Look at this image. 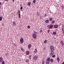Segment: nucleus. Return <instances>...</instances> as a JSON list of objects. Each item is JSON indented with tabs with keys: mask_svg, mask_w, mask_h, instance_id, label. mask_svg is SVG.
<instances>
[{
	"mask_svg": "<svg viewBox=\"0 0 64 64\" xmlns=\"http://www.w3.org/2000/svg\"><path fill=\"white\" fill-rule=\"evenodd\" d=\"M52 24H54V23H55V20H52Z\"/></svg>",
	"mask_w": 64,
	"mask_h": 64,
	"instance_id": "obj_19",
	"label": "nucleus"
},
{
	"mask_svg": "<svg viewBox=\"0 0 64 64\" xmlns=\"http://www.w3.org/2000/svg\"><path fill=\"white\" fill-rule=\"evenodd\" d=\"M57 59L58 62H59V61H60V59L59 58H58V57L57 58Z\"/></svg>",
	"mask_w": 64,
	"mask_h": 64,
	"instance_id": "obj_15",
	"label": "nucleus"
},
{
	"mask_svg": "<svg viewBox=\"0 0 64 64\" xmlns=\"http://www.w3.org/2000/svg\"><path fill=\"white\" fill-rule=\"evenodd\" d=\"M44 42L45 43V44H47V40H46L44 41Z\"/></svg>",
	"mask_w": 64,
	"mask_h": 64,
	"instance_id": "obj_16",
	"label": "nucleus"
},
{
	"mask_svg": "<svg viewBox=\"0 0 64 64\" xmlns=\"http://www.w3.org/2000/svg\"><path fill=\"white\" fill-rule=\"evenodd\" d=\"M42 64H44V63H42Z\"/></svg>",
	"mask_w": 64,
	"mask_h": 64,
	"instance_id": "obj_45",
	"label": "nucleus"
},
{
	"mask_svg": "<svg viewBox=\"0 0 64 64\" xmlns=\"http://www.w3.org/2000/svg\"><path fill=\"white\" fill-rule=\"evenodd\" d=\"M52 52L50 54V56H52L54 54V52L53 51H51Z\"/></svg>",
	"mask_w": 64,
	"mask_h": 64,
	"instance_id": "obj_12",
	"label": "nucleus"
},
{
	"mask_svg": "<svg viewBox=\"0 0 64 64\" xmlns=\"http://www.w3.org/2000/svg\"><path fill=\"white\" fill-rule=\"evenodd\" d=\"M49 20L50 21H52V18H50Z\"/></svg>",
	"mask_w": 64,
	"mask_h": 64,
	"instance_id": "obj_23",
	"label": "nucleus"
},
{
	"mask_svg": "<svg viewBox=\"0 0 64 64\" xmlns=\"http://www.w3.org/2000/svg\"><path fill=\"white\" fill-rule=\"evenodd\" d=\"M38 60V56L35 55L34 57V61H36Z\"/></svg>",
	"mask_w": 64,
	"mask_h": 64,
	"instance_id": "obj_1",
	"label": "nucleus"
},
{
	"mask_svg": "<svg viewBox=\"0 0 64 64\" xmlns=\"http://www.w3.org/2000/svg\"><path fill=\"white\" fill-rule=\"evenodd\" d=\"M51 61V59L50 58H48L47 60V61L46 62V64H50V62Z\"/></svg>",
	"mask_w": 64,
	"mask_h": 64,
	"instance_id": "obj_2",
	"label": "nucleus"
},
{
	"mask_svg": "<svg viewBox=\"0 0 64 64\" xmlns=\"http://www.w3.org/2000/svg\"><path fill=\"white\" fill-rule=\"evenodd\" d=\"M22 9H23V8L22 7H20V9H21V10H22Z\"/></svg>",
	"mask_w": 64,
	"mask_h": 64,
	"instance_id": "obj_35",
	"label": "nucleus"
},
{
	"mask_svg": "<svg viewBox=\"0 0 64 64\" xmlns=\"http://www.w3.org/2000/svg\"><path fill=\"white\" fill-rule=\"evenodd\" d=\"M29 56L30 59V58L31 57V56L30 55V56Z\"/></svg>",
	"mask_w": 64,
	"mask_h": 64,
	"instance_id": "obj_34",
	"label": "nucleus"
},
{
	"mask_svg": "<svg viewBox=\"0 0 64 64\" xmlns=\"http://www.w3.org/2000/svg\"><path fill=\"white\" fill-rule=\"evenodd\" d=\"M34 3H35V2H36V0H34L33 1Z\"/></svg>",
	"mask_w": 64,
	"mask_h": 64,
	"instance_id": "obj_29",
	"label": "nucleus"
},
{
	"mask_svg": "<svg viewBox=\"0 0 64 64\" xmlns=\"http://www.w3.org/2000/svg\"><path fill=\"white\" fill-rule=\"evenodd\" d=\"M50 48L51 49V51H54V47L53 46H51Z\"/></svg>",
	"mask_w": 64,
	"mask_h": 64,
	"instance_id": "obj_3",
	"label": "nucleus"
},
{
	"mask_svg": "<svg viewBox=\"0 0 64 64\" xmlns=\"http://www.w3.org/2000/svg\"><path fill=\"white\" fill-rule=\"evenodd\" d=\"M34 34H38V33H37V32H34Z\"/></svg>",
	"mask_w": 64,
	"mask_h": 64,
	"instance_id": "obj_27",
	"label": "nucleus"
},
{
	"mask_svg": "<svg viewBox=\"0 0 64 64\" xmlns=\"http://www.w3.org/2000/svg\"><path fill=\"white\" fill-rule=\"evenodd\" d=\"M1 4H2V3L0 2V5H1Z\"/></svg>",
	"mask_w": 64,
	"mask_h": 64,
	"instance_id": "obj_39",
	"label": "nucleus"
},
{
	"mask_svg": "<svg viewBox=\"0 0 64 64\" xmlns=\"http://www.w3.org/2000/svg\"><path fill=\"white\" fill-rule=\"evenodd\" d=\"M5 1H7V2H8V0H5Z\"/></svg>",
	"mask_w": 64,
	"mask_h": 64,
	"instance_id": "obj_41",
	"label": "nucleus"
},
{
	"mask_svg": "<svg viewBox=\"0 0 64 64\" xmlns=\"http://www.w3.org/2000/svg\"><path fill=\"white\" fill-rule=\"evenodd\" d=\"M49 32H50V30H48V33H49Z\"/></svg>",
	"mask_w": 64,
	"mask_h": 64,
	"instance_id": "obj_33",
	"label": "nucleus"
},
{
	"mask_svg": "<svg viewBox=\"0 0 64 64\" xmlns=\"http://www.w3.org/2000/svg\"><path fill=\"white\" fill-rule=\"evenodd\" d=\"M44 49H45V48H44Z\"/></svg>",
	"mask_w": 64,
	"mask_h": 64,
	"instance_id": "obj_47",
	"label": "nucleus"
},
{
	"mask_svg": "<svg viewBox=\"0 0 64 64\" xmlns=\"http://www.w3.org/2000/svg\"><path fill=\"white\" fill-rule=\"evenodd\" d=\"M13 24L14 25H16V24H15V22L13 23Z\"/></svg>",
	"mask_w": 64,
	"mask_h": 64,
	"instance_id": "obj_37",
	"label": "nucleus"
},
{
	"mask_svg": "<svg viewBox=\"0 0 64 64\" xmlns=\"http://www.w3.org/2000/svg\"><path fill=\"white\" fill-rule=\"evenodd\" d=\"M40 33H42L43 32V31H42V29H41L40 31Z\"/></svg>",
	"mask_w": 64,
	"mask_h": 64,
	"instance_id": "obj_21",
	"label": "nucleus"
},
{
	"mask_svg": "<svg viewBox=\"0 0 64 64\" xmlns=\"http://www.w3.org/2000/svg\"><path fill=\"white\" fill-rule=\"evenodd\" d=\"M28 5H31V2H28Z\"/></svg>",
	"mask_w": 64,
	"mask_h": 64,
	"instance_id": "obj_26",
	"label": "nucleus"
},
{
	"mask_svg": "<svg viewBox=\"0 0 64 64\" xmlns=\"http://www.w3.org/2000/svg\"><path fill=\"white\" fill-rule=\"evenodd\" d=\"M20 42L22 44V43H23V42H24V40H23V38H21L20 39Z\"/></svg>",
	"mask_w": 64,
	"mask_h": 64,
	"instance_id": "obj_7",
	"label": "nucleus"
},
{
	"mask_svg": "<svg viewBox=\"0 0 64 64\" xmlns=\"http://www.w3.org/2000/svg\"><path fill=\"white\" fill-rule=\"evenodd\" d=\"M2 64H5V62L3 61L2 62Z\"/></svg>",
	"mask_w": 64,
	"mask_h": 64,
	"instance_id": "obj_28",
	"label": "nucleus"
},
{
	"mask_svg": "<svg viewBox=\"0 0 64 64\" xmlns=\"http://www.w3.org/2000/svg\"><path fill=\"white\" fill-rule=\"evenodd\" d=\"M55 57H56V56L55 55H54L52 56V57L54 58Z\"/></svg>",
	"mask_w": 64,
	"mask_h": 64,
	"instance_id": "obj_30",
	"label": "nucleus"
},
{
	"mask_svg": "<svg viewBox=\"0 0 64 64\" xmlns=\"http://www.w3.org/2000/svg\"><path fill=\"white\" fill-rule=\"evenodd\" d=\"M18 13L19 15V18H21V16H20V11L19 10H18Z\"/></svg>",
	"mask_w": 64,
	"mask_h": 64,
	"instance_id": "obj_8",
	"label": "nucleus"
},
{
	"mask_svg": "<svg viewBox=\"0 0 64 64\" xmlns=\"http://www.w3.org/2000/svg\"><path fill=\"white\" fill-rule=\"evenodd\" d=\"M3 60L2 57H1L0 58V62H2Z\"/></svg>",
	"mask_w": 64,
	"mask_h": 64,
	"instance_id": "obj_10",
	"label": "nucleus"
},
{
	"mask_svg": "<svg viewBox=\"0 0 64 64\" xmlns=\"http://www.w3.org/2000/svg\"><path fill=\"white\" fill-rule=\"evenodd\" d=\"M62 33H64V31H62Z\"/></svg>",
	"mask_w": 64,
	"mask_h": 64,
	"instance_id": "obj_44",
	"label": "nucleus"
},
{
	"mask_svg": "<svg viewBox=\"0 0 64 64\" xmlns=\"http://www.w3.org/2000/svg\"><path fill=\"white\" fill-rule=\"evenodd\" d=\"M26 62H27V63H28V62H29V60H26Z\"/></svg>",
	"mask_w": 64,
	"mask_h": 64,
	"instance_id": "obj_25",
	"label": "nucleus"
},
{
	"mask_svg": "<svg viewBox=\"0 0 64 64\" xmlns=\"http://www.w3.org/2000/svg\"><path fill=\"white\" fill-rule=\"evenodd\" d=\"M42 63H45V61H44V60H42Z\"/></svg>",
	"mask_w": 64,
	"mask_h": 64,
	"instance_id": "obj_32",
	"label": "nucleus"
},
{
	"mask_svg": "<svg viewBox=\"0 0 64 64\" xmlns=\"http://www.w3.org/2000/svg\"><path fill=\"white\" fill-rule=\"evenodd\" d=\"M56 32H53L52 33V34L53 35H56Z\"/></svg>",
	"mask_w": 64,
	"mask_h": 64,
	"instance_id": "obj_17",
	"label": "nucleus"
},
{
	"mask_svg": "<svg viewBox=\"0 0 64 64\" xmlns=\"http://www.w3.org/2000/svg\"><path fill=\"white\" fill-rule=\"evenodd\" d=\"M54 27L55 28H57L58 27V25L57 24L54 25Z\"/></svg>",
	"mask_w": 64,
	"mask_h": 64,
	"instance_id": "obj_9",
	"label": "nucleus"
},
{
	"mask_svg": "<svg viewBox=\"0 0 64 64\" xmlns=\"http://www.w3.org/2000/svg\"><path fill=\"white\" fill-rule=\"evenodd\" d=\"M45 22L47 24L48 23H49V20H46Z\"/></svg>",
	"mask_w": 64,
	"mask_h": 64,
	"instance_id": "obj_13",
	"label": "nucleus"
},
{
	"mask_svg": "<svg viewBox=\"0 0 64 64\" xmlns=\"http://www.w3.org/2000/svg\"><path fill=\"white\" fill-rule=\"evenodd\" d=\"M37 49L36 48L35 50V51H34V52H33V54H34V55H35V53L37 54Z\"/></svg>",
	"mask_w": 64,
	"mask_h": 64,
	"instance_id": "obj_5",
	"label": "nucleus"
},
{
	"mask_svg": "<svg viewBox=\"0 0 64 64\" xmlns=\"http://www.w3.org/2000/svg\"><path fill=\"white\" fill-rule=\"evenodd\" d=\"M2 17H0V21H2Z\"/></svg>",
	"mask_w": 64,
	"mask_h": 64,
	"instance_id": "obj_24",
	"label": "nucleus"
},
{
	"mask_svg": "<svg viewBox=\"0 0 64 64\" xmlns=\"http://www.w3.org/2000/svg\"><path fill=\"white\" fill-rule=\"evenodd\" d=\"M37 15H39V14H37Z\"/></svg>",
	"mask_w": 64,
	"mask_h": 64,
	"instance_id": "obj_43",
	"label": "nucleus"
},
{
	"mask_svg": "<svg viewBox=\"0 0 64 64\" xmlns=\"http://www.w3.org/2000/svg\"><path fill=\"white\" fill-rule=\"evenodd\" d=\"M28 29H30V26H28Z\"/></svg>",
	"mask_w": 64,
	"mask_h": 64,
	"instance_id": "obj_31",
	"label": "nucleus"
},
{
	"mask_svg": "<svg viewBox=\"0 0 64 64\" xmlns=\"http://www.w3.org/2000/svg\"><path fill=\"white\" fill-rule=\"evenodd\" d=\"M60 44L62 45V46H64V42L61 40L60 42Z\"/></svg>",
	"mask_w": 64,
	"mask_h": 64,
	"instance_id": "obj_4",
	"label": "nucleus"
},
{
	"mask_svg": "<svg viewBox=\"0 0 64 64\" xmlns=\"http://www.w3.org/2000/svg\"><path fill=\"white\" fill-rule=\"evenodd\" d=\"M50 61H51V62L52 63H53L54 60H53L52 59H50Z\"/></svg>",
	"mask_w": 64,
	"mask_h": 64,
	"instance_id": "obj_20",
	"label": "nucleus"
},
{
	"mask_svg": "<svg viewBox=\"0 0 64 64\" xmlns=\"http://www.w3.org/2000/svg\"><path fill=\"white\" fill-rule=\"evenodd\" d=\"M14 1H15V0H12V2H14Z\"/></svg>",
	"mask_w": 64,
	"mask_h": 64,
	"instance_id": "obj_40",
	"label": "nucleus"
},
{
	"mask_svg": "<svg viewBox=\"0 0 64 64\" xmlns=\"http://www.w3.org/2000/svg\"><path fill=\"white\" fill-rule=\"evenodd\" d=\"M62 31H64V30L63 28H62Z\"/></svg>",
	"mask_w": 64,
	"mask_h": 64,
	"instance_id": "obj_38",
	"label": "nucleus"
},
{
	"mask_svg": "<svg viewBox=\"0 0 64 64\" xmlns=\"http://www.w3.org/2000/svg\"><path fill=\"white\" fill-rule=\"evenodd\" d=\"M62 64H64V62H63L62 63Z\"/></svg>",
	"mask_w": 64,
	"mask_h": 64,
	"instance_id": "obj_42",
	"label": "nucleus"
},
{
	"mask_svg": "<svg viewBox=\"0 0 64 64\" xmlns=\"http://www.w3.org/2000/svg\"><path fill=\"white\" fill-rule=\"evenodd\" d=\"M32 46L31 45V44H28V47L29 49H30V48H31Z\"/></svg>",
	"mask_w": 64,
	"mask_h": 64,
	"instance_id": "obj_6",
	"label": "nucleus"
},
{
	"mask_svg": "<svg viewBox=\"0 0 64 64\" xmlns=\"http://www.w3.org/2000/svg\"><path fill=\"white\" fill-rule=\"evenodd\" d=\"M1 8V6H0V9Z\"/></svg>",
	"mask_w": 64,
	"mask_h": 64,
	"instance_id": "obj_46",
	"label": "nucleus"
},
{
	"mask_svg": "<svg viewBox=\"0 0 64 64\" xmlns=\"http://www.w3.org/2000/svg\"><path fill=\"white\" fill-rule=\"evenodd\" d=\"M53 25H51L50 26V29H52V28H53Z\"/></svg>",
	"mask_w": 64,
	"mask_h": 64,
	"instance_id": "obj_18",
	"label": "nucleus"
},
{
	"mask_svg": "<svg viewBox=\"0 0 64 64\" xmlns=\"http://www.w3.org/2000/svg\"><path fill=\"white\" fill-rule=\"evenodd\" d=\"M26 53L27 55H29V53H30V52L29 51H28L26 52Z\"/></svg>",
	"mask_w": 64,
	"mask_h": 64,
	"instance_id": "obj_14",
	"label": "nucleus"
},
{
	"mask_svg": "<svg viewBox=\"0 0 64 64\" xmlns=\"http://www.w3.org/2000/svg\"><path fill=\"white\" fill-rule=\"evenodd\" d=\"M33 37L34 38V39H35L37 37L36 36V34H33Z\"/></svg>",
	"mask_w": 64,
	"mask_h": 64,
	"instance_id": "obj_11",
	"label": "nucleus"
},
{
	"mask_svg": "<svg viewBox=\"0 0 64 64\" xmlns=\"http://www.w3.org/2000/svg\"><path fill=\"white\" fill-rule=\"evenodd\" d=\"M46 16H47V14H45V15H44V16L46 17Z\"/></svg>",
	"mask_w": 64,
	"mask_h": 64,
	"instance_id": "obj_36",
	"label": "nucleus"
},
{
	"mask_svg": "<svg viewBox=\"0 0 64 64\" xmlns=\"http://www.w3.org/2000/svg\"><path fill=\"white\" fill-rule=\"evenodd\" d=\"M21 50L22 51V52H24V48H21Z\"/></svg>",
	"mask_w": 64,
	"mask_h": 64,
	"instance_id": "obj_22",
	"label": "nucleus"
}]
</instances>
